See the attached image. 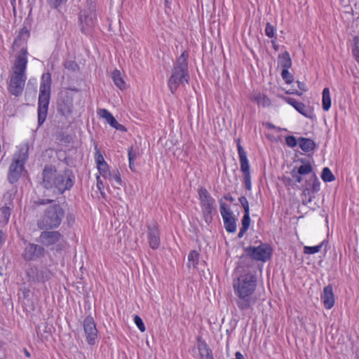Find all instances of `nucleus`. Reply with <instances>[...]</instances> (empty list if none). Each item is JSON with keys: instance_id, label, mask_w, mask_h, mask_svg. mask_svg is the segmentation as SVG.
Listing matches in <instances>:
<instances>
[{"instance_id": "obj_1", "label": "nucleus", "mask_w": 359, "mask_h": 359, "mask_svg": "<svg viewBox=\"0 0 359 359\" xmlns=\"http://www.w3.org/2000/svg\"><path fill=\"white\" fill-rule=\"evenodd\" d=\"M256 271L244 272L233 283L235 294L238 297L236 304L242 310H247L255 304L252 297L257 286Z\"/></svg>"}, {"instance_id": "obj_2", "label": "nucleus", "mask_w": 359, "mask_h": 359, "mask_svg": "<svg viewBox=\"0 0 359 359\" xmlns=\"http://www.w3.org/2000/svg\"><path fill=\"white\" fill-rule=\"evenodd\" d=\"M27 63L28 51L27 48H22L16 55L9 73L8 91L15 96H19L23 92L27 80Z\"/></svg>"}, {"instance_id": "obj_3", "label": "nucleus", "mask_w": 359, "mask_h": 359, "mask_svg": "<svg viewBox=\"0 0 359 359\" xmlns=\"http://www.w3.org/2000/svg\"><path fill=\"white\" fill-rule=\"evenodd\" d=\"M187 57L188 54L184 51L173 65L172 74L168 81V88L172 93L176 91L180 85L189 82Z\"/></svg>"}, {"instance_id": "obj_4", "label": "nucleus", "mask_w": 359, "mask_h": 359, "mask_svg": "<svg viewBox=\"0 0 359 359\" xmlns=\"http://www.w3.org/2000/svg\"><path fill=\"white\" fill-rule=\"evenodd\" d=\"M50 74L48 73L43 74L41 76L38 103V121L39 125L43 123L46 118L50 100Z\"/></svg>"}, {"instance_id": "obj_5", "label": "nucleus", "mask_w": 359, "mask_h": 359, "mask_svg": "<svg viewBox=\"0 0 359 359\" xmlns=\"http://www.w3.org/2000/svg\"><path fill=\"white\" fill-rule=\"evenodd\" d=\"M245 254L241 257V262H248L251 266L254 260L263 262L269 260L272 255L271 248L266 243H262L258 246H249L244 249Z\"/></svg>"}, {"instance_id": "obj_6", "label": "nucleus", "mask_w": 359, "mask_h": 359, "mask_svg": "<svg viewBox=\"0 0 359 359\" xmlns=\"http://www.w3.org/2000/svg\"><path fill=\"white\" fill-rule=\"evenodd\" d=\"M28 147L24 146L15 154L9 167L8 177L11 180H18L27 177V172L24 165L28 158Z\"/></svg>"}, {"instance_id": "obj_7", "label": "nucleus", "mask_w": 359, "mask_h": 359, "mask_svg": "<svg viewBox=\"0 0 359 359\" xmlns=\"http://www.w3.org/2000/svg\"><path fill=\"white\" fill-rule=\"evenodd\" d=\"M199 199L205 220L208 222L212 219V214L214 210L213 205L215 199L210 196L208 191L203 187L198 191Z\"/></svg>"}, {"instance_id": "obj_8", "label": "nucleus", "mask_w": 359, "mask_h": 359, "mask_svg": "<svg viewBox=\"0 0 359 359\" xmlns=\"http://www.w3.org/2000/svg\"><path fill=\"white\" fill-rule=\"evenodd\" d=\"M63 216L62 209L58 205L51 207L46 212L43 221L39 224L41 228L57 227Z\"/></svg>"}, {"instance_id": "obj_9", "label": "nucleus", "mask_w": 359, "mask_h": 359, "mask_svg": "<svg viewBox=\"0 0 359 359\" xmlns=\"http://www.w3.org/2000/svg\"><path fill=\"white\" fill-rule=\"evenodd\" d=\"M72 181H42L41 185L46 189L45 194L50 196V193L55 195L62 194L64 191L72 186Z\"/></svg>"}, {"instance_id": "obj_10", "label": "nucleus", "mask_w": 359, "mask_h": 359, "mask_svg": "<svg viewBox=\"0 0 359 359\" xmlns=\"http://www.w3.org/2000/svg\"><path fill=\"white\" fill-rule=\"evenodd\" d=\"M219 206L225 229L229 233L235 232L236 230V219L233 216L231 209L222 201L219 202Z\"/></svg>"}, {"instance_id": "obj_11", "label": "nucleus", "mask_w": 359, "mask_h": 359, "mask_svg": "<svg viewBox=\"0 0 359 359\" xmlns=\"http://www.w3.org/2000/svg\"><path fill=\"white\" fill-rule=\"evenodd\" d=\"M147 240L151 248L156 250L160 245V232L156 223L147 225Z\"/></svg>"}, {"instance_id": "obj_12", "label": "nucleus", "mask_w": 359, "mask_h": 359, "mask_svg": "<svg viewBox=\"0 0 359 359\" xmlns=\"http://www.w3.org/2000/svg\"><path fill=\"white\" fill-rule=\"evenodd\" d=\"M237 147L241 163V170L243 175V180H250V165L248 163L247 154L241 145L240 142H238Z\"/></svg>"}, {"instance_id": "obj_13", "label": "nucleus", "mask_w": 359, "mask_h": 359, "mask_svg": "<svg viewBox=\"0 0 359 359\" xmlns=\"http://www.w3.org/2000/svg\"><path fill=\"white\" fill-rule=\"evenodd\" d=\"M320 298L325 309H330L334 306L335 299L333 288L331 285H328L324 287Z\"/></svg>"}, {"instance_id": "obj_14", "label": "nucleus", "mask_w": 359, "mask_h": 359, "mask_svg": "<svg viewBox=\"0 0 359 359\" xmlns=\"http://www.w3.org/2000/svg\"><path fill=\"white\" fill-rule=\"evenodd\" d=\"M97 114L100 118L105 119L106 121L112 128L121 131L125 130V127L123 125L118 123L113 115L108 110L105 109H100L97 111Z\"/></svg>"}, {"instance_id": "obj_15", "label": "nucleus", "mask_w": 359, "mask_h": 359, "mask_svg": "<svg viewBox=\"0 0 359 359\" xmlns=\"http://www.w3.org/2000/svg\"><path fill=\"white\" fill-rule=\"evenodd\" d=\"M43 252V248L41 246L29 243L26 245L24 257L27 260L34 259L39 257Z\"/></svg>"}, {"instance_id": "obj_16", "label": "nucleus", "mask_w": 359, "mask_h": 359, "mask_svg": "<svg viewBox=\"0 0 359 359\" xmlns=\"http://www.w3.org/2000/svg\"><path fill=\"white\" fill-rule=\"evenodd\" d=\"M60 235L57 231H44L41 233L40 239L43 244L49 245L59 241Z\"/></svg>"}, {"instance_id": "obj_17", "label": "nucleus", "mask_w": 359, "mask_h": 359, "mask_svg": "<svg viewBox=\"0 0 359 359\" xmlns=\"http://www.w3.org/2000/svg\"><path fill=\"white\" fill-rule=\"evenodd\" d=\"M250 99L262 107H267L271 104L270 99L265 94L260 92H253L250 95Z\"/></svg>"}, {"instance_id": "obj_18", "label": "nucleus", "mask_w": 359, "mask_h": 359, "mask_svg": "<svg viewBox=\"0 0 359 359\" xmlns=\"http://www.w3.org/2000/svg\"><path fill=\"white\" fill-rule=\"evenodd\" d=\"M197 348L199 353V359H213L212 351L204 341H198Z\"/></svg>"}, {"instance_id": "obj_19", "label": "nucleus", "mask_w": 359, "mask_h": 359, "mask_svg": "<svg viewBox=\"0 0 359 359\" xmlns=\"http://www.w3.org/2000/svg\"><path fill=\"white\" fill-rule=\"evenodd\" d=\"M320 189V182L318 181H306V186L303 190V194L309 196L311 201V194L317 192Z\"/></svg>"}, {"instance_id": "obj_20", "label": "nucleus", "mask_w": 359, "mask_h": 359, "mask_svg": "<svg viewBox=\"0 0 359 359\" xmlns=\"http://www.w3.org/2000/svg\"><path fill=\"white\" fill-rule=\"evenodd\" d=\"M285 100L290 104H291L297 111L304 115L306 117H309L308 109L304 104L298 102L291 97H285Z\"/></svg>"}, {"instance_id": "obj_21", "label": "nucleus", "mask_w": 359, "mask_h": 359, "mask_svg": "<svg viewBox=\"0 0 359 359\" xmlns=\"http://www.w3.org/2000/svg\"><path fill=\"white\" fill-rule=\"evenodd\" d=\"M298 144L306 152L313 150L316 147V143L313 140L306 137H300L298 140Z\"/></svg>"}, {"instance_id": "obj_22", "label": "nucleus", "mask_w": 359, "mask_h": 359, "mask_svg": "<svg viewBox=\"0 0 359 359\" xmlns=\"http://www.w3.org/2000/svg\"><path fill=\"white\" fill-rule=\"evenodd\" d=\"M111 79L116 85L119 89L123 90L126 88V82L121 76V73L119 70H114L111 73Z\"/></svg>"}, {"instance_id": "obj_23", "label": "nucleus", "mask_w": 359, "mask_h": 359, "mask_svg": "<svg viewBox=\"0 0 359 359\" xmlns=\"http://www.w3.org/2000/svg\"><path fill=\"white\" fill-rule=\"evenodd\" d=\"M278 62L283 69H289L292 65V60L288 52L285 51L278 55Z\"/></svg>"}, {"instance_id": "obj_24", "label": "nucleus", "mask_w": 359, "mask_h": 359, "mask_svg": "<svg viewBox=\"0 0 359 359\" xmlns=\"http://www.w3.org/2000/svg\"><path fill=\"white\" fill-rule=\"evenodd\" d=\"M322 96L323 109L324 111H327L330 110L332 104L330 93L328 88H325L323 89Z\"/></svg>"}, {"instance_id": "obj_25", "label": "nucleus", "mask_w": 359, "mask_h": 359, "mask_svg": "<svg viewBox=\"0 0 359 359\" xmlns=\"http://www.w3.org/2000/svg\"><path fill=\"white\" fill-rule=\"evenodd\" d=\"M250 224V214H244L242 219V227L240 229L238 237L241 238L249 229Z\"/></svg>"}, {"instance_id": "obj_26", "label": "nucleus", "mask_w": 359, "mask_h": 359, "mask_svg": "<svg viewBox=\"0 0 359 359\" xmlns=\"http://www.w3.org/2000/svg\"><path fill=\"white\" fill-rule=\"evenodd\" d=\"M199 254L196 250H191L188 255L187 266L191 268H196L198 262Z\"/></svg>"}, {"instance_id": "obj_27", "label": "nucleus", "mask_w": 359, "mask_h": 359, "mask_svg": "<svg viewBox=\"0 0 359 359\" xmlns=\"http://www.w3.org/2000/svg\"><path fill=\"white\" fill-rule=\"evenodd\" d=\"M312 171L311 165L308 161H302V164L297 168V173L300 175L311 173Z\"/></svg>"}, {"instance_id": "obj_28", "label": "nucleus", "mask_w": 359, "mask_h": 359, "mask_svg": "<svg viewBox=\"0 0 359 359\" xmlns=\"http://www.w3.org/2000/svg\"><path fill=\"white\" fill-rule=\"evenodd\" d=\"M11 210L8 207H3L0 209V219L3 223H6L10 217Z\"/></svg>"}, {"instance_id": "obj_29", "label": "nucleus", "mask_w": 359, "mask_h": 359, "mask_svg": "<svg viewBox=\"0 0 359 359\" xmlns=\"http://www.w3.org/2000/svg\"><path fill=\"white\" fill-rule=\"evenodd\" d=\"M276 29L271 23L267 22L265 28V34L271 39H276Z\"/></svg>"}, {"instance_id": "obj_30", "label": "nucleus", "mask_w": 359, "mask_h": 359, "mask_svg": "<svg viewBox=\"0 0 359 359\" xmlns=\"http://www.w3.org/2000/svg\"><path fill=\"white\" fill-rule=\"evenodd\" d=\"M97 168L100 176L106 179L109 175V166L107 162L97 165Z\"/></svg>"}, {"instance_id": "obj_31", "label": "nucleus", "mask_w": 359, "mask_h": 359, "mask_svg": "<svg viewBox=\"0 0 359 359\" xmlns=\"http://www.w3.org/2000/svg\"><path fill=\"white\" fill-rule=\"evenodd\" d=\"M323 243H324V241L322 242L320 244L316 245V246H312V247L305 246L304 248V252L305 254H308V255H311V254H315L316 252H318L320 250Z\"/></svg>"}, {"instance_id": "obj_32", "label": "nucleus", "mask_w": 359, "mask_h": 359, "mask_svg": "<svg viewBox=\"0 0 359 359\" xmlns=\"http://www.w3.org/2000/svg\"><path fill=\"white\" fill-rule=\"evenodd\" d=\"M55 170L51 166H46L43 169V180H50L55 177Z\"/></svg>"}, {"instance_id": "obj_33", "label": "nucleus", "mask_w": 359, "mask_h": 359, "mask_svg": "<svg viewBox=\"0 0 359 359\" xmlns=\"http://www.w3.org/2000/svg\"><path fill=\"white\" fill-rule=\"evenodd\" d=\"M80 24H81V29L83 32H86V34L89 31V25H88V19L87 16H83L82 15H80Z\"/></svg>"}, {"instance_id": "obj_34", "label": "nucleus", "mask_w": 359, "mask_h": 359, "mask_svg": "<svg viewBox=\"0 0 359 359\" xmlns=\"http://www.w3.org/2000/svg\"><path fill=\"white\" fill-rule=\"evenodd\" d=\"M95 161L96 165H99V164H101L102 163H106V161H105V160H104L102 153L100 152V151L97 148V144H95Z\"/></svg>"}, {"instance_id": "obj_35", "label": "nucleus", "mask_w": 359, "mask_h": 359, "mask_svg": "<svg viewBox=\"0 0 359 359\" xmlns=\"http://www.w3.org/2000/svg\"><path fill=\"white\" fill-rule=\"evenodd\" d=\"M58 109L64 114H68L71 112V103L67 102V103H60L58 105Z\"/></svg>"}, {"instance_id": "obj_36", "label": "nucleus", "mask_w": 359, "mask_h": 359, "mask_svg": "<svg viewBox=\"0 0 359 359\" xmlns=\"http://www.w3.org/2000/svg\"><path fill=\"white\" fill-rule=\"evenodd\" d=\"M322 180H335L334 175L329 168H324L321 173Z\"/></svg>"}, {"instance_id": "obj_37", "label": "nucleus", "mask_w": 359, "mask_h": 359, "mask_svg": "<svg viewBox=\"0 0 359 359\" xmlns=\"http://www.w3.org/2000/svg\"><path fill=\"white\" fill-rule=\"evenodd\" d=\"M288 69H283L281 76L287 83H290L292 81V75L290 73Z\"/></svg>"}, {"instance_id": "obj_38", "label": "nucleus", "mask_w": 359, "mask_h": 359, "mask_svg": "<svg viewBox=\"0 0 359 359\" xmlns=\"http://www.w3.org/2000/svg\"><path fill=\"white\" fill-rule=\"evenodd\" d=\"M238 200L244 209V214H250L248 201L246 197L241 196L239 198Z\"/></svg>"}, {"instance_id": "obj_39", "label": "nucleus", "mask_w": 359, "mask_h": 359, "mask_svg": "<svg viewBox=\"0 0 359 359\" xmlns=\"http://www.w3.org/2000/svg\"><path fill=\"white\" fill-rule=\"evenodd\" d=\"M134 322L141 332H143L145 331V330H146L145 326L144 325V323H143L142 318L140 316H138L137 315L135 316Z\"/></svg>"}, {"instance_id": "obj_40", "label": "nucleus", "mask_w": 359, "mask_h": 359, "mask_svg": "<svg viewBox=\"0 0 359 359\" xmlns=\"http://www.w3.org/2000/svg\"><path fill=\"white\" fill-rule=\"evenodd\" d=\"M285 143L288 147L293 148L297 146V141L294 136L291 135V136L286 137Z\"/></svg>"}, {"instance_id": "obj_41", "label": "nucleus", "mask_w": 359, "mask_h": 359, "mask_svg": "<svg viewBox=\"0 0 359 359\" xmlns=\"http://www.w3.org/2000/svg\"><path fill=\"white\" fill-rule=\"evenodd\" d=\"M65 1L66 0H48V4L54 8H57Z\"/></svg>"}, {"instance_id": "obj_42", "label": "nucleus", "mask_w": 359, "mask_h": 359, "mask_svg": "<svg viewBox=\"0 0 359 359\" xmlns=\"http://www.w3.org/2000/svg\"><path fill=\"white\" fill-rule=\"evenodd\" d=\"M128 159H129V166L131 168V161H134L137 156V152L133 150V148H130L128 151Z\"/></svg>"}, {"instance_id": "obj_43", "label": "nucleus", "mask_w": 359, "mask_h": 359, "mask_svg": "<svg viewBox=\"0 0 359 359\" xmlns=\"http://www.w3.org/2000/svg\"><path fill=\"white\" fill-rule=\"evenodd\" d=\"M352 52L355 60L359 64V48L355 47L352 50Z\"/></svg>"}, {"instance_id": "obj_44", "label": "nucleus", "mask_w": 359, "mask_h": 359, "mask_svg": "<svg viewBox=\"0 0 359 359\" xmlns=\"http://www.w3.org/2000/svg\"><path fill=\"white\" fill-rule=\"evenodd\" d=\"M65 67L67 68V69L75 70L76 68L77 67V65H76V64H75L73 62H67L65 64Z\"/></svg>"}, {"instance_id": "obj_45", "label": "nucleus", "mask_w": 359, "mask_h": 359, "mask_svg": "<svg viewBox=\"0 0 359 359\" xmlns=\"http://www.w3.org/2000/svg\"><path fill=\"white\" fill-rule=\"evenodd\" d=\"M88 318H86V320H84V323H83V328H84L86 334H87V336H86L87 339H88V338H89V335L88 334Z\"/></svg>"}, {"instance_id": "obj_46", "label": "nucleus", "mask_w": 359, "mask_h": 359, "mask_svg": "<svg viewBox=\"0 0 359 359\" xmlns=\"http://www.w3.org/2000/svg\"><path fill=\"white\" fill-rule=\"evenodd\" d=\"M297 86L299 89H301L303 91H306V85L304 83L297 81Z\"/></svg>"}, {"instance_id": "obj_47", "label": "nucleus", "mask_w": 359, "mask_h": 359, "mask_svg": "<svg viewBox=\"0 0 359 359\" xmlns=\"http://www.w3.org/2000/svg\"><path fill=\"white\" fill-rule=\"evenodd\" d=\"M90 335H91V344H93V341L94 340L95 337L97 336V330L95 328V331H93L92 329H91V333H90Z\"/></svg>"}, {"instance_id": "obj_48", "label": "nucleus", "mask_w": 359, "mask_h": 359, "mask_svg": "<svg viewBox=\"0 0 359 359\" xmlns=\"http://www.w3.org/2000/svg\"><path fill=\"white\" fill-rule=\"evenodd\" d=\"M234 359H245L243 355L240 352H236L235 354V358Z\"/></svg>"}, {"instance_id": "obj_49", "label": "nucleus", "mask_w": 359, "mask_h": 359, "mask_svg": "<svg viewBox=\"0 0 359 359\" xmlns=\"http://www.w3.org/2000/svg\"><path fill=\"white\" fill-rule=\"evenodd\" d=\"M104 186L103 181H97V187L100 190L102 187Z\"/></svg>"}, {"instance_id": "obj_50", "label": "nucleus", "mask_w": 359, "mask_h": 359, "mask_svg": "<svg viewBox=\"0 0 359 359\" xmlns=\"http://www.w3.org/2000/svg\"><path fill=\"white\" fill-rule=\"evenodd\" d=\"M245 187L248 189H250L251 188V181H245Z\"/></svg>"}, {"instance_id": "obj_51", "label": "nucleus", "mask_w": 359, "mask_h": 359, "mask_svg": "<svg viewBox=\"0 0 359 359\" xmlns=\"http://www.w3.org/2000/svg\"><path fill=\"white\" fill-rule=\"evenodd\" d=\"M224 198L226 199V200H229L230 201H233V198L232 196H225Z\"/></svg>"}, {"instance_id": "obj_52", "label": "nucleus", "mask_w": 359, "mask_h": 359, "mask_svg": "<svg viewBox=\"0 0 359 359\" xmlns=\"http://www.w3.org/2000/svg\"><path fill=\"white\" fill-rule=\"evenodd\" d=\"M24 352H25V355L27 357H29L30 356V353L26 349H25Z\"/></svg>"}, {"instance_id": "obj_53", "label": "nucleus", "mask_w": 359, "mask_h": 359, "mask_svg": "<svg viewBox=\"0 0 359 359\" xmlns=\"http://www.w3.org/2000/svg\"><path fill=\"white\" fill-rule=\"evenodd\" d=\"M273 44V48L277 50L278 49V46L275 44V42L273 41H272Z\"/></svg>"}, {"instance_id": "obj_54", "label": "nucleus", "mask_w": 359, "mask_h": 359, "mask_svg": "<svg viewBox=\"0 0 359 359\" xmlns=\"http://www.w3.org/2000/svg\"><path fill=\"white\" fill-rule=\"evenodd\" d=\"M134 161H131V168L130 169H133V166H134V163H133Z\"/></svg>"}, {"instance_id": "obj_55", "label": "nucleus", "mask_w": 359, "mask_h": 359, "mask_svg": "<svg viewBox=\"0 0 359 359\" xmlns=\"http://www.w3.org/2000/svg\"><path fill=\"white\" fill-rule=\"evenodd\" d=\"M117 182V184H118L119 185H121V182L122 181H120V180H118V181H116Z\"/></svg>"}, {"instance_id": "obj_56", "label": "nucleus", "mask_w": 359, "mask_h": 359, "mask_svg": "<svg viewBox=\"0 0 359 359\" xmlns=\"http://www.w3.org/2000/svg\"><path fill=\"white\" fill-rule=\"evenodd\" d=\"M295 94H297V95H302V93H300L299 92H296Z\"/></svg>"}, {"instance_id": "obj_57", "label": "nucleus", "mask_w": 359, "mask_h": 359, "mask_svg": "<svg viewBox=\"0 0 359 359\" xmlns=\"http://www.w3.org/2000/svg\"><path fill=\"white\" fill-rule=\"evenodd\" d=\"M313 177H314V180H318L317 176L316 175V174H313Z\"/></svg>"}, {"instance_id": "obj_58", "label": "nucleus", "mask_w": 359, "mask_h": 359, "mask_svg": "<svg viewBox=\"0 0 359 359\" xmlns=\"http://www.w3.org/2000/svg\"><path fill=\"white\" fill-rule=\"evenodd\" d=\"M40 203L44 204L45 203V201L43 200L41 202H40Z\"/></svg>"}, {"instance_id": "obj_59", "label": "nucleus", "mask_w": 359, "mask_h": 359, "mask_svg": "<svg viewBox=\"0 0 359 359\" xmlns=\"http://www.w3.org/2000/svg\"><path fill=\"white\" fill-rule=\"evenodd\" d=\"M165 5L168 4V1H167V0L165 1Z\"/></svg>"}, {"instance_id": "obj_60", "label": "nucleus", "mask_w": 359, "mask_h": 359, "mask_svg": "<svg viewBox=\"0 0 359 359\" xmlns=\"http://www.w3.org/2000/svg\"><path fill=\"white\" fill-rule=\"evenodd\" d=\"M67 180H71V177H68Z\"/></svg>"}]
</instances>
